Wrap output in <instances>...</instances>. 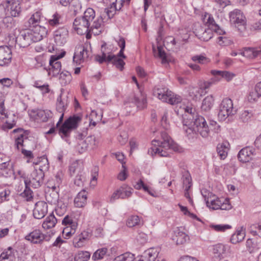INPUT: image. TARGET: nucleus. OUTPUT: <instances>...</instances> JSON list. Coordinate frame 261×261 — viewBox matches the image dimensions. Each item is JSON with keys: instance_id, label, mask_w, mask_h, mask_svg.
<instances>
[{"instance_id": "1", "label": "nucleus", "mask_w": 261, "mask_h": 261, "mask_svg": "<svg viewBox=\"0 0 261 261\" xmlns=\"http://www.w3.org/2000/svg\"><path fill=\"white\" fill-rule=\"evenodd\" d=\"M192 108L187 107L186 114L183 116V125L187 127L184 128L188 135L191 133L199 134L203 138L209 136L210 128L205 119L201 116L195 115Z\"/></svg>"}, {"instance_id": "2", "label": "nucleus", "mask_w": 261, "mask_h": 261, "mask_svg": "<svg viewBox=\"0 0 261 261\" xmlns=\"http://www.w3.org/2000/svg\"><path fill=\"white\" fill-rule=\"evenodd\" d=\"M160 140H154L152 141V142L156 143L154 145L157 147L155 146L148 150L149 154L152 155L153 152H154L155 154H158L160 156L168 157L170 156L171 150L178 152L181 151L182 148L172 140L167 133L162 132Z\"/></svg>"}, {"instance_id": "3", "label": "nucleus", "mask_w": 261, "mask_h": 261, "mask_svg": "<svg viewBox=\"0 0 261 261\" xmlns=\"http://www.w3.org/2000/svg\"><path fill=\"white\" fill-rule=\"evenodd\" d=\"M95 16L94 10L89 8L85 11L82 17H76L73 22V27L77 33L82 35L90 30V25Z\"/></svg>"}, {"instance_id": "4", "label": "nucleus", "mask_w": 261, "mask_h": 261, "mask_svg": "<svg viewBox=\"0 0 261 261\" xmlns=\"http://www.w3.org/2000/svg\"><path fill=\"white\" fill-rule=\"evenodd\" d=\"M6 8L3 6H0V10L7 11L12 17L19 16L22 9H27L30 7L29 0H6Z\"/></svg>"}, {"instance_id": "5", "label": "nucleus", "mask_w": 261, "mask_h": 261, "mask_svg": "<svg viewBox=\"0 0 261 261\" xmlns=\"http://www.w3.org/2000/svg\"><path fill=\"white\" fill-rule=\"evenodd\" d=\"M31 30H23L20 32L19 34L16 37L15 47H27L29 46L32 42H36L41 40L42 32L40 34H35L32 35Z\"/></svg>"}, {"instance_id": "6", "label": "nucleus", "mask_w": 261, "mask_h": 261, "mask_svg": "<svg viewBox=\"0 0 261 261\" xmlns=\"http://www.w3.org/2000/svg\"><path fill=\"white\" fill-rule=\"evenodd\" d=\"M153 94L159 99L163 102L174 105L180 103L182 98L179 95L175 94L166 87H161L155 89Z\"/></svg>"}, {"instance_id": "7", "label": "nucleus", "mask_w": 261, "mask_h": 261, "mask_svg": "<svg viewBox=\"0 0 261 261\" xmlns=\"http://www.w3.org/2000/svg\"><path fill=\"white\" fill-rule=\"evenodd\" d=\"M101 50L102 55H97L95 56V59L97 62L100 64H102L105 62H112L116 66L117 68L121 71L123 70L125 62L122 59L118 58L116 55H113L110 52L106 53L105 44L101 45Z\"/></svg>"}, {"instance_id": "8", "label": "nucleus", "mask_w": 261, "mask_h": 261, "mask_svg": "<svg viewBox=\"0 0 261 261\" xmlns=\"http://www.w3.org/2000/svg\"><path fill=\"white\" fill-rule=\"evenodd\" d=\"M81 120L82 117L77 115H73L66 120L59 129V134L61 138H68L71 130L77 128Z\"/></svg>"}, {"instance_id": "9", "label": "nucleus", "mask_w": 261, "mask_h": 261, "mask_svg": "<svg viewBox=\"0 0 261 261\" xmlns=\"http://www.w3.org/2000/svg\"><path fill=\"white\" fill-rule=\"evenodd\" d=\"M237 111L233 108L231 99L225 98L219 105L218 117L220 121H224L228 117L235 115Z\"/></svg>"}, {"instance_id": "10", "label": "nucleus", "mask_w": 261, "mask_h": 261, "mask_svg": "<svg viewBox=\"0 0 261 261\" xmlns=\"http://www.w3.org/2000/svg\"><path fill=\"white\" fill-rule=\"evenodd\" d=\"M87 134V132L84 131L78 135L79 141L76 149L80 153L86 152L89 148L93 149L96 145V138L94 136H89L84 139Z\"/></svg>"}, {"instance_id": "11", "label": "nucleus", "mask_w": 261, "mask_h": 261, "mask_svg": "<svg viewBox=\"0 0 261 261\" xmlns=\"http://www.w3.org/2000/svg\"><path fill=\"white\" fill-rule=\"evenodd\" d=\"M69 103L68 97L66 95L61 94L58 97L56 102V110L59 113H61L59 121L56 124V127H58L61 123L63 120L64 113L67 109L68 105Z\"/></svg>"}, {"instance_id": "12", "label": "nucleus", "mask_w": 261, "mask_h": 261, "mask_svg": "<svg viewBox=\"0 0 261 261\" xmlns=\"http://www.w3.org/2000/svg\"><path fill=\"white\" fill-rule=\"evenodd\" d=\"M44 177V172L38 171L37 168H35L31 173L28 180H26L25 182L34 188H38L42 185Z\"/></svg>"}, {"instance_id": "13", "label": "nucleus", "mask_w": 261, "mask_h": 261, "mask_svg": "<svg viewBox=\"0 0 261 261\" xmlns=\"http://www.w3.org/2000/svg\"><path fill=\"white\" fill-rule=\"evenodd\" d=\"M89 44L79 45L76 47L75 51L73 56V61L80 64L87 59L90 55L88 50Z\"/></svg>"}, {"instance_id": "14", "label": "nucleus", "mask_w": 261, "mask_h": 261, "mask_svg": "<svg viewBox=\"0 0 261 261\" xmlns=\"http://www.w3.org/2000/svg\"><path fill=\"white\" fill-rule=\"evenodd\" d=\"M133 191V189L132 188L124 185L113 193L111 197L110 201L113 202L119 198H127L131 196Z\"/></svg>"}, {"instance_id": "15", "label": "nucleus", "mask_w": 261, "mask_h": 261, "mask_svg": "<svg viewBox=\"0 0 261 261\" xmlns=\"http://www.w3.org/2000/svg\"><path fill=\"white\" fill-rule=\"evenodd\" d=\"M41 232L39 229H36L25 236V239L34 244L42 243L44 240L49 241V238Z\"/></svg>"}, {"instance_id": "16", "label": "nucleus", "mask_w": 261, "mask_h": 261, "mask_svg": "<svg viewBox=\"0 0 261 261\" xmlns=\"http://www.w3.org/2000/svg\"><path fill=\"white\" fill-rule=\"evenodd\" d=\"M240 54L250 60L261 56V44L256 47H246L242 48Z\"/></svg>"}, {"instance_id": "17", "label": "nucleus", "mask_w": 261, "mask_h": 261, "mask_svg": "<svg viewBox=\"0 0 261 261\" xmlns=\"http://www.w3.org/2000/svg\"><path fill=\"white\" fill-rule=\"evenodd\" d=\"M68 36V31L65 27L60 28L54 32L55 41L59 46H62L66 42Z\"/></svg>"}, {"instance_id": "18", "label": "nucleus", "mask_w": 261, "mask_h": 261, "mask_svg": "<svg viewBox=\"0 0 261 261\" xmlns=\"http://www.w3.org/2000/svg\"><path fill=\"white\" fill-rule=\"evenodd\" d=\"M203 21L205 24L207 25L208 28L213 29L215 33L219 35H223L225 33V32L216 23L213 17L211 14L205 13L203 17Z\"/></svg>"}, {"instance_id": "19", "label": "nucleus", "mask_w": 261, "mask_h": 261, "mask_svg": "<svg viewBox=\"0 0 261 261\" xmlns=\"http://www.w3.org/2000/svg\"><path fill=\"white\" fill-rule=\"evenodd\" d=\"M47 204L43 201H40L35 204L33 210V216L35 218L40 219L43 218L47 213Z\"/></svg>"}, {"instance_id": "20", "label": "nucleus", "mask_w": 261, "mask_h": 261, "mask_svg": "<svg viewBox=\"0 0 261 261\" xmlns=\"http://www.w3.org/2000/svg\"><path fill=\"white\" fill-rule=\"evenodd\" d=\"M12 60V51L7 46H0V66L9 64Z\"/></svg>"}, {"instance_id": "21", "label": "nucleus", "mask_w": 261, "mask_h": 261, "mask_svg": "<svg viewBox=\"0 0 261 261\" xmlns=\"http://www.w3.org/2000/svg\"><path fill=\"white\" fill-rule=\"evenodd\" d=\"M91 236L90 230L83 231L80 234L73 240V244L75 247L80 248L83 246L86 242L89 240Z\"/></svg>"}, {"instance_id": "22", "label": "nucleus", "mask_w": 261, "mask_h": 261, "mask_svg": "<svg viewBox=\"0 0 261 261\" xmlns=\"http://www.w3.org/2000/svg\"><path fill=\"white\" fill-rule=\"evenodd\" d=\"M58 60L56 55L51 56L49 62V65L51 67L48 72L49 75L56 76L59 74L61 69V63Z\"/></svg>"}, {"instance_id": "23", "label": "nucleus", "mask_w": 261, "mask_h": 261, "mask_svg": "<svg viewBox=\"0 0 261 261\" xmlns=\"http://www.w3.org/2000/svg\"><path fill=\"white\" fill-rule=\"evenodd\" d=\"M254 149L250 147L242 149L238 154L239 160L242 163L248 162L252 159Z\"/></svg>"}, {"instance_id": "24", "label": "nucleus", "mask_w": 261, "mask_h": 261, "mask_svg": "<svg viewBox=\"0 0 261 261\" xmlns=\"http://www.w3.org/2000/svg\"><path fill=\"white\" fill-rule=\"evenodd\" d=\"M211 72L214 76V77L212 79V80L216 82L220 81L222 78H224L226 81H229L234 76V74L227 71L212 70Z\"/></svg>"}, {"instance_id": "25", "label": "nucleus", "mask_w": 261, "mask_h": 261, "mask_svg": "<svg viewBox=\"0 0 261 261\" xmlns=\"http://www.w3.org/2000/svg\"><path fill=\"white\" fill-rule=\"evenodd\" d=\"M50 112L49 111H45L43 110H33L31 111V115L34 117L36 120L42 122L47 121L50 116Z\"/></svg>"}, {"instance_id": "26", "label": "nucleus", "mask_w": 261, "mask_h": 261, "mask_svg": "<svg viewBox=\"0 0 261 261\" xmlns=\"http://www.w3.org/2000/svg\"><path fill=\"white\" fill-rule=\"evenodd\" d=\"M172 240L176 242L177 245H182L189 240V237L179 228H177L174 231Z\"/></svg>"}, {"instance_id": "27", "label": "nucleus", "mask_w": 261, "mask_h": 261, "mask_svg": "<svg viewBox=\"0 0 261 261\" xmlns=\"http://www.w3.org/2000/svg\"><path fill=\"white\" fill-rule=\"evenodd\" d=\"M87 192L85 190L80 192L74 200V204L75 207H83L87 203Z\"/></svg>"}, {"instance_id": "28", "label": "nucleus", "mask_w": 261, "mask_h": 261, "mask_svg": "<svg viewBox=\"0 0 261 261\" xmlns=\"http://www.w3.org/2000/svg\"><path fill=\"white\" fill-rule=\"evenodd\" d=\"M213 29L207 28L203 29L201 28L196 33V36L201 40L207 41L213 37Z\"/></svg>"}, {"instance_id": "29", "label": "nucleus", "mask_w": 261, "mask_h": 261, "mask_svg": "<svg viewBox=\"0 0 261 261\" xmlns=\"http://www.w3.org/2000/svg\"><path fill=\"white\" fill-rule=\"evenodd\" d=\"M159 254V249L150 248L145 250L142 255L144 261H154Z\"/></svg>"}, {"instance_id": "30", "label": "nucleus", "mask_w": 261, "mask_h": 261, "mask_svg": "<svg viewBox=\"0 0 261 261\" xmlns=\"http://www.w3.org/2000/svg\"><path fill=\"white\" fill-rule=\"evenodd\" d=\"M103 21L102 16L98 17L96 20L93 21L92 25H90V31H92L95 35H98L101 32L102 25Z\"/></svg>"}, {"instance_id": "31", "label": "nucleus", "mask_w": 261, "mask_h": 261, "mask_svg": "<svg viewBox=\"0 0 261 261\" xmlns=\"http://www.w3.org/2000/svg\"><path fill=\"white\" fill-rule=\"evenodd\" d=\"M191 177L188 173H187L183 176V185L185 188V196L189 200L190 203H192V200L190 196L189 190L192 186Z\"/></svg>"}, {"instance_id": "32", "label": "nucleus", "mask_w": 261, "mask_h": 261, "mask_svg": "<svg viewBox=\"0 0 261 261\" xmlns=\"http://www.w3.org/2000/svg\"><path fill=\"white\" fill-rule=\"evenodd\" d=\"M229 145V143L227 142L220 143L217 145V151L221 160H224L227 157Z\"/></svg>"}, {"instance_id": "33", "label": "nucleus", "mask_w": 261, "mask_h": 261, "mask_svg": "<svg viewBox=\"0 0 261 261\" xmlns=\"http://www.w3.org/2000/svg\"><path fill=\"white\" fill-rule=\"evenodd\" d=\"M225 250V246L222 244H218L213 246V252L216 261L220 260L223 258V255Z\"/></svg>"}, {"instance_id": "34", "label": "nucleus", "mask_w": 261, "mask_h": 261, "mask_svg": "<svg viewBox=\"0 0 261 261\" xmlns=\"http://www.w3.org/2000/svg\"><path fill=\"white\" fill-rule=\"evenodd\" d=\"M189 96L194 100L200 99L204 94L203 89L201 88L191 87L189 89Z\"/></svg>"}, {"instance_id": "35", "label": "nucleus", "mask_w": 261, "mask_h": 261, "mask_svg": "<svg viewBox=\"0 0 261 261\" xmlns=\"http://www.w3.org/2000/svg\"><path fill=\"white\" fill-rule=\"evenodd\" d=\"M57 222V220L53 214L47 217L42 223V227L45 229H48L55 227Z\"/></svg>"}, {"instance_id": "36", "label": "nucleus", "mask_w": 261, "mask_h": 261, "mask_svg": "<svg viewBox=\"0 0 261 261\" xmlns=\"http://www.w3.org/2000/svg\"><path fill=\"white\" fill-rule=\"evenodd\" d=\"M14 258V250L11 247L2 252L0 255V261H13Z\"/></svg>"}, {"instance_id": "37", "label": "nucleus", "mask_w": 261, "mask_h": 261, "mask_svg": "<svg viewBox=\"0 0 261 261\" xmlns=\"http://www.w3.org/2000/svg\"><path fill=\"white\" fill-rule=\"evenodd\" d=\"M107 256H109L108 253V249L106 247H103L97 249L93 253L92 258L94 260H100L104 258Z\"/></svg>"}, {"instance_id": "38", "label": "nucleus", "mask_w": 261, "mask_h": 261, "mask_svg": "<svg viewBox=\"0 0 261 261\" xmlns=\"http://www.w3.org/2000/svg\"><path fill=\"white\" fill-rule=\"evenodd\" d=\"M39 165V168L37 169L38 171H42L44 172L46 171L49 169V163L47 158L45 155L40 157L39 159V162L36 163Z\"/></svg>"}, {"instance_id": "39", "label": "nucleus", "mask_w": 261, "mask_h": 261, "mask_svg": "<svg viewBox=\"0 0 261 261\" xmlns=\"http://www.w3.org/2000/svg\"><path fill=\"white\" fill-rule=\"evenodd\" d=\"M41 21V13L40 12H36L33 14L28 20V27H32L38 25H40Z\"/></svg>"}, {"instance_id": "40", "label": "nucleus", "mask_w": 261, "mask_h": 261, "mask_svg": "<svg viewBox=\"0 0 261 261\" xmlns=\"http://www.w3.org/2000/svg\"><path fill=\"white\" fill-rule=\"evenodd\" d=\"M214 99L212 95L206 96L202 103L201 109L204 111H207L211 110L214 104Z\"/></svg>"}, {"instance_id": "41", "label": "nucleus", "mask_w": 261, "mask_h": 261, "mask_svg": "<svg viewBox=\"0 0 261 261\" xmlns=\"http://www.w3.org/2000/svg\"><path fill=\"white\" fill-rule=\"evenodd\" d=\"M245 237V232L242 228L241 230H237L236 233L232 235L230 241L232 244H237L243 241Z\"/></svg>"}, {"instance_id": "42", "label": "nucleus", "mask_w": 261, "mask_h": 261, "mask_svg": "<svg viewBox=\"0 0 261 261\" xmlns=\"http://www.w3.org/2000/svg\"><path fill=\"white\" fill-rule=\"evenodd\" d=\"M231 17L234 19V24L246 23L245 17L239 10H235L231 13Z\"/></svg>"}, {"instance_id": "43", "label": "nucleus", "mask_w": 261, "mask_h": 261, "mask_svg": "<svg viewBox=\"0 0 261 261\" xmlns=\"http://www.w3.org/2000/svg\"><path fill=\"white\" fill-rule=\"evenodd\" d=\"M60 82L62 85H66L70 83L72 76L70 73L67 71H64L60 73Z\"/></svg>"}, {"instance_id": "44", "label": "nucleus", "mask_w": 261, "mask_h": 261, "mask_svg": "<svg viewBox=\"0 0 261 261\" xmlns=\"http://www.w3.org/2000/svg\"><path fill=\"white\" fill-rule=\"evenodd\" d=\"M30 185L25 182V189L23 192L20 194L21 197L25 198L28 201H31L33 198V193L30 189Z\"/></svg>"}, {"instance_id": "45", "label": "nucleus", "mask_w": 261, "mask_h": 261, "mask_svg": "<svg viewBox=\"0 0 261 261\" xmlns=\"http://www.w3.org/2000/svg\"><path fill=\"white\" fill-rule=\"evenodd\" d=\"M90 257V253L88 251H79L74 256L75 261H88Z\"/></svg>"}, {"instance_id": "46", "label": "nucleus", "mask_w": 261, "mask_h": 261, "mask_svg": "<svg viewBox=\"0 0 261 261\" xmlns=\"http://www.w3.org/2000/svg\"><path fill=\"white\" fill-rule=\"evenodd\" d=\"M133 102H134L137 107L140 109H144L146 107L147 100L146 97L142 95H141L140 98L135 96Z\"/></svg>"}, {"instance_id": "47", "label": "nucleus", "mask_w": 261, "mask_h": 261, "mask_svg": "<svg viewBox=\"0 0 261 261\" xmlns=\"http://www.w3.org/2000/svg\"><path fill=\"white\" fill-rule=\"evenodd\" d=\"M220 204H221V200L218 198H215V196L213 195L211 199L209 200V205L207 206L213 210H218Z\"/></svg>"}, {"instance_id": "48", "label": "nucleus", "mask_w": 261, "mask_h": 261, "mask_svg": "<svg viewBox=\"0 0 261 261\" xmlns=\"http://www.w3.org/2000/svg\"><path fill=\"white\" fill-rule=\"evenodd\" d=\"M140 223V218L138 216H131L129 217L126 221V225L129 227H133L138 225Z\"/></svg>"}, {"instance_id": "49", "label": "nucleus", "mask_w": 261, "mask_h": 261, "mask_svg": "<svg viewBox=\"0 0 261 261\" xmlns=\"http://www.w3.org/2000/svg\"><path fill=\"white\" fill-rule=\"evenodd\" d=\"M31 29H29L28 30L31 31V34L34 35L35 34H39L42 32L43 34H41L42 35L41 36V40L43 39V37L46 33V29L44 27H41V25H38L36 26H34L31 27Z\"/></svg>"}, {"instance_id": "50", "label": "nucleus", "mask_w": 261, "mask_h": 261, "mask_svg": "<svg viewBox=\"0 0 261 261\" xmlns=\"http://www.w3.org/2000/svg\"><path fill=\"white\" fill-rule=\"evenodd\" d=\"M134 254L130 253H125L117 256L113 261H133Z\"/></svg>"}, {"instance_id": "51", "label": "nucleus", "mask_w": 261, "mask_h": 261, "mask_svg": "<svg viewBox=\"0 0 261 261\" xmlns=\"http://www.w3.org/2000/svg\"><path fill=\"white\" fill-rule=\"evenodd\" d=\"M191 59L193 62L201 64H206L210 62L209 59L202 55L194 56Z\"/></svg>"}, {"instance_id": "52", "label": "nucleus", "mask_w": 261, "mask_h": 261, "mask_svg": "<svg viewBox=\"0 0 261 261\" xmlns=\"http://www.w3.org/2000/svg\"><path fill=\"white\" fill-rule=\"evenodd\" d=\"M147 235L144 232L139 230L136 236L137 241L140 244H144L147 241Z\"/></svg>"}, {"instance_id": "53", "label": "nucleus", "mask_w": 261, "mask_h": 261, "mask_svg": "<svg viewBox=\"0 0 261 261\" xmlns=\"http://www.w3.org/2000/svg\"><path fill=\"white\" fill-rule=\"evenodd\" d=\"M3 26L7 29H11L14 25V19L12 16L5 17L3 19Z\"/></svg>"}, {"instance_id": "54", "label": "nucleus", "mask_w": 261, "mask_h": 261, "mask_svg": "<svg viewBox=\"0 0 261 261\" xmlns=\"http://www.w3.org/2000/svg\"><path fill=\"white\" fill-rule=\"evenodd\" d=\"M110 9H109V8H106L105 9L104 11V13H105L108 16V17L109 19L112 18L116 11L117 10H119L120 9V8L119 9H117L116 8L115 3L113 2Z\"/></svg>"}, {"instance_id": "55", "label": "nucleus", "mask_w": 261, "mask_h": 261, "mask_svg": "<svg viewBox=\"0 0 261 261\" xmlns=\"http://www.w3.org/2000/svg\"><path fill=\"white\" fill-rule=\"evenodd\" d=\"M61 16L57 13H55L51 18L48 20L49 24L52 27L57 26L60 24Z\"/></svg>"}, {"instance_id": "56", "label": "nucleus", "mask_w": 261, "mask_h": 261, "mask_svg": "<svg viewBox=\"0 0 261 261\" xmlns=\"http://www.w3.org/2000/svg\"><path fill=\"white\" fill-rule=\"evenodd\" d=\"M246 246L250 253H253L259 249L257 245L253 242L251 239H248L246 241Z\"/></svg>"}, {"instance_id": "57", "label": "nucleus", "mask_w": 261, "mask_h": 261, "mask_svg": "<svg viewBox=\"0 0 261 261\" xmlns=\"http://www.w3.org/2000/svg\"><path fill=\"white\" fill-rule=\"evenodd\" d=\"M250 232L254 236L258 235L261 238V224H253L250 227Z\"/></svg>"}, {"instance_id": "58", "label": "nucleus", "mask_w": 261, "mask_h": 261, "mask_svg": "<svg viewBox=\"0 0 261 261\" xmlns=\"http://www.w3.org/2000/svg\"><path fill=\"white\" fill-rule=\"evenodd\" d=\"M27 137L23 134L20 135L19 137H18L15 139V145L16 148L19 150L20 146H23V142L24 139H27Z\"/></svg>"}, {"instance_id": "59", "label": "nucleus", "mask_w": 261, "mask_h": 261, "mask_svg": "<svg viewBox=\"0 0 261 261\" xmlns=\"http://www.w3.org/2000/svg\"><path fill=\"white\" fill-rule=\"evenodd\" d=\"M62 224L65 226H69L70 227H76L75 223L73 220L68 216H66L62 220Z\"/></svg>"}, {"instance_id": "60", "label": "nucleus", "mask_w": 261, "mask_h": 261, "mask_svg": "<svg viewBox=\"0 0 261 261\" xmlns=\"http://www.w3.org/2000/svg\"><path fill=\"white\" fill-rule=\"evenodd\" d=\"M252 116V114L251 112L245 110L241 113L240 118L243 122H247L250 119Z\"/></svg>"}, {"instance_id": "61", "label": "nucleus", "mask_w": 261, "mask_h": 261, "mask_svg": "<svg viewBox=\"0 0 261 261\" xmlns=\"http://www.w3.org/2000/svg\"><path fill=\"white\" fill-rule=\"evenodd\" d=\"M260 97L257 91L254 90L251 91L248 96V100L250 102H253L255 101Z\"/></svg>"}, {"instance_id": "62", "label": "nucleus", "mask_w": 261, "mask_h": 261, "mask_svg": "<svg viewBox=\"0 0 261 261\" xmlns=\"http://www.w3.org/2000/svg\"><path fill=\"white\" fill-rule=\"evenodd\" d=\"M127 135L125 132H121L117 137L118 141L121 145H124L127 142Z\"/></svg>"}, {"instance_id": "63", "label": "nucleus", "mask_w": 261, "mask_h": 261, "mask_svg": "<svg viewBox=\"0 0 261 261\" xmlns=\"http://www.w3.org/2000/svg\"><path fill=\"white\" fill-rule=\"evenodd\" d=\"M158 56L162 59V63H165L167 62L166 55L163 47L161 46H158Z\"/></svg>"}, {"instance_id": "64", "label": "nucleus", "mask_w": 261, "mask_h": 261, "mask_svg": "<svg viewBox=\"0 0 261 261\" xmlns=\"http://www.w3.org/2000/svg\"><path fill=\"white\" fill-rule=\"evenodd\" d=\"M220 206L219 209L222 210H229L232 208L228 199H225L223 201H221V204Z\"/></svg>"}]
</instances>
